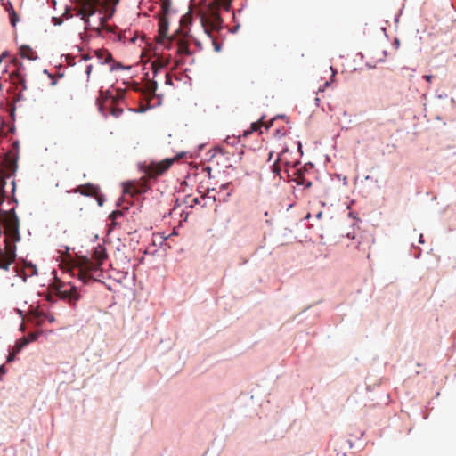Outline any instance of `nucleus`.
<instances>
[{
	"mask_svg": "<svg viewBox=\"0 0 456 456\" xmlns=\"http://www.w3.org/2000/svg\"><path fill=\"white\" fill-rule=\"evenodd\" d=\"M4 224V240L5 253L0 256V268L4 271H9V268L16 259V246L15 243L20 240V222L15 213L14 208L3 212Z\"/></svg>",
	"mask_w": 456,
	"mask_h": 456,
	"instance_id": "1",
	"label": "nucleus"
},
{
	"mask_svg": "<svg viewBox=\"0 0 456 456\" xmlns=\"http://www.w3.org/2000/svg\"><path fill=\"white\" fill-rule=\"evenodd\" d=\"M106 257L105 248L98 246L93 253L92 259L86 256L78 257L73 272H77L76 275L84 283H88L90 281H97L102 276V265Z\"/></svg>",
	"mask_w": 456,
	"mask_h": 456,
	"instance_id": "2",
	"label": "nucleus"
},
{
	"mask_svg": "<svg viewBox=\"0 0 456 456\" xmlns=\"http://www.w3.org/2000/svg\"><path fill=\"white\" fill-rule=\"evenodd\" d=\"M17 159L7 155L2 164V167L0 169V204H2L6 197L7 191L5 187L7 186V181L11 179L17 171Z\"/></svg>",
	"mask_w": 456,
	"mask_h": 456,
	"instance_id": "3",
	"label": "nucleus"
},
{
	"mask_svg": "<svg viewBox=\"0 0 456 456\" xmlns=\"http://www.w3.org/2000/svg\"><path fill=\"white\" fill-rule=\"evenodd\" d=\"M100 4L99 0H76L77 15L85 23L86 28L90 27V17L95 14Z\"/></svg>",
	"mask_w": 456,
	"mask_h": 456,
	"instance_id": "4",
	"label": "nucleus"
},
{
	"mask_svg": "<svg viewBox=\"0 0 456 456\" xmlns=\"http://www.w3.org/2000/svg\"><path fill=\"white\" fill-rule=\"evenodd\" d=\"M174 161L175 159L167 158L159 162L143 164L141 166V170L147 175L148 178H156L157 176L163 175L167 170H168Z\"/></svg>",
	"mask_w": 456,
	"mask_h": 456,
	"instance_id": "5",
	"label": "nucleus"
},
{
	"mask_svg": "<svg viewBox=\"0 0 456 456\" xmlns=\"http://www.w3.org/2000/svg\"><path fill=\"white\" fill-rule=\"evenodd\" d=\"M200 23L204 28L205 33L211 37V32L221 28L222 19L219 13L212 12L208 15H202L200 17Z\"/></svg>",
	"mask_w": 456,
	"mask_h": 456,
	"instance_id": "6",
	"label": "nucleus"
},
{
	"mask_svg": "<svg viewBox=\"0 0 456 456\" xmlns=\"http://www.w3.org/2000/svg\"><path fill=\"white\" fill-rule=\"evenodd\" d=\"M151 178H148L144 174L139 181L127 183L124 187V192L129 193L132 196L146 192L149 189L148 181Z\"/></svg>",
	"mask_w": 456,
	"mask_h": 456,
	"instance_id": "7",
	"label": "nucleus"
},
{
	"mask_svg": "<svg viewBox=\"0 0 456 456\" xmlns=\"http://www.w3.org/2000/svg\"><path fill=\"white\" fill-rule=\"evenodd\" d=\"M56 294L61 299L68 300L71 305H75L80 297L75 287H70L69 289L58 288L56 289Z\"/></svg>",
	"mask_w": 456,
	"mask_h": 456,
	"instance_id": "8",
	"label": "nucleus"
},
{
	"mask_svg": "<svg viewBox=\"0 0 456 456\" xmlns=\"http://www.w3.org/2000/svg\"><path fill=\"white\" fill-rule=\"evenodd\" d=\"M15 272L18 276L22 278L23 281H26L28 277H32L37 274V268L35 265L26 262L22 270H20V268L16 266Z\"/></svg>",
	"mask_w": 456,
	"mask_h": 456,
	"instance_id": "9",
	"label": "nucleus"
},
{
	"mask_svg": "<svg viewBox=\"0 0 456 456\" xmlns=\"http://www.w3.org/2000/svg\"><path fill=\"white\" fill-rule=\"evenodd\" d=\"M169 22L167 17V14H162L159 19V36L158 42L162 43L164 40L167 39V32H168Z\"/></svg>",
	"mask_w": 456,
	"mask_h": 456,
	"instance_id": "10",
	"label": "nucleus"
},
{
	"mask_svg": "<svg viewBox=\"0 0 456 456\" xmlns=\"http://www.w3.org/2000/svg\"><path fill=\"white\" fill-rule=\"evenodd\" d=\"M99 187L92 183L79 185L75 189V192L85 196H95L98 194Z\"/></svg>",
	"mask_w": 456,
	"mask_h": 456,
	"instance_id": "11",
	"label": "nucleus"
},
{
	"mask_svg": "<svg viewBox=\"0 0 456 456\" xmlns=\"http://www.w3.org/2000/svg\"><path fill=\"white\" fill-rule=\"evenodd\" d=\"M95 56L102 61L101 63H110L113 61L112 54L105 49H99L94 51Z\"/></svg>",
	"mask_w": 456,
	"mask_h": 456,
	"instance_id": "12",
	"label": "nucleus"
},
{
	"mask_svg": "<svg viewBox=\"0 0 456 456\" xmlns=\"http://www.w3.org/2000/svg\"><path fill=\"white\" fill-rule=\"evenodd\" d=\"M119 3V0H103V8L105 9L106 16L111 18L115 13V7Z\"/></svg>",
	"mask_w": 456,
	"mask_h": 456,
	"instance_id": "13",
	"label": "nucleus"
},
{
	"mask_svg": "<svg viewBox=\"0 0 456 456\" xmlns=\"http://www.w3.org/2000/svg\"><path fill=\"white\" fill-rule=\"evenodd\" d=\"M20 54L22 58H28L29 60H36L37 53L33 51V49L28 45H21L20 47Z\"/></svg>",
	"mask_w": 456,
	"mask_h": 456,
	"instance_id": "14",
	"label": "nucleus"
},
{
	"mask_svg": "<svg viewBox=\"0 0 456 456\" xmlns=\"http://www.w3.org/2000/svg\"><path fill=\"white\" fill-rule=\"evenodd\" d=\"M177 53L180 54H187L189 55L191 53L189 49V44L184 39H179L177 41Z\"/></svg>",
	"mask_w": 456,
	"mask_h": 456,
	"instance_id": "15",
	"label": "nucleus"
},
{
	"mask_svg": "<svg viewBox=\"0 0 456 456\" xmlns=\"http://www.w3.org/2000/svg\"><path fill=\"white\" fill-rule=\"evenodd\" d=\"M28 344L29 340L28 338L23 337L18 339L12 347V349L14 350V354H19Z\"/></svg>",
	"mask_w": 456,
	"mask_h": 456,
	"instance_id": "16",
	"label": "nucleus"
},
{
	"mask_svg": "<svg viewBox=\"0 0 456 456\" xmlns=\"http://www.w3.org/2000/svg\"><path fill=\"white\" fill-rule=\"evenodd\" d=\"M8 5H10L11 14H10V21L12 26H15L17 21L19 20L18 15L15 12L13 6L11 2H8Z\"/></svg>",
	"mask_w": 456,
	"mask_h": 456,
	"instance_id": "17",
	"label": "nucleus"
},
{
	"mask_svg": "<svg viewBox=\"0 0 456 456\" xmlns=\"http://www.w3.org/2000/svg\"><path fill=\"white\" fill-rule=\"evenodd\" d=\"M158 88V85L155 81H148L146 90L149 94H154Z\"/></svg>",
	"mask_w": 456,
	"mask_h": 456,
	"instance_id": "18",
	"label": "nucleus"
},
{
	"mask_svg": "<svg viewBox=\"0 0 456 456\" xmlns=\"http://www.w3.org/2000/svg\"><path fill=\"white\" fill-rule=\"evenodd\" d=\"M107 19H109V18H108V16H107V17H102V18L100 19V22H99V23H100L101 28H102V29H106L107 31L111 32V31H112V28H111L110 26H108V25H106V24H105V22H106Z\"/></svg>",
	"mask_w": 456,
	"mask_h": 456,
	"instance_id": "19",
	"label": "nucleus"
},
{
	"mask_svg": "<svg viewBox=\"0 0 456 456\" xmlns=\"http://www.w3.org/2000/svg\"><path fill=\"white\" fill-rule=\"evenodd\" d=\"M191 16L190 13L184 15L182 19H181V24L184 27H186L187 25L191 24Z\"/></svg>",
	"mask_w": 456,
	"mask_h": 456,
	"instance_id": "20",
	"label": "nucleus"
},
{
	"mask_svg": "<svg viewBox=\"0 0 456 456\" xmlns=\"http://www.w3.org/2000/svg\"><path fill=\"white\" fill-rule=\"evenodd\" d=\"M280 157L276 159V161L273 163V172L276 175H280V172H281V167L279 165V161H280Z\"/></svg>",
	"mask_w": 456,
	"mask_h": 456,
	"instance_id": "21",
	"label": "nucleus"
},
{
	"mask_svg": "<svg viewBox=\"0 0 456 456\" xmlns=\"http://www.w3.org/2000/svg\"><path fill=\"white\" fill-rule=\"evenodd\" d=\"M286 133H287V130L285 127L278 128L275 130L274 135L277 138H281L286 134Z\"/></svg>",
	"mask_w": 456,
	"mask_h": 456,
	"instance_id": "22",
	"label": "nucleus"
},
{
	"mask_svg": "<svg viewBox=\"0 0 456 456\" xmlns=\"http://www.w3.org/2000/svg\"><path fill=\"white\" fill-rule=\"evenodd\" d=\"M262 125H263L262 122L252 123L251 127H250V133L254 132V131H257L261 127Z\"/></svg>",
	"mask_w": 456,
	"mask_h": 456,
	"instance_id": "23",
	"label": "nucleus"
},
{
	"mask_svg": "<svg viewBox=\"0 0 456 456\" xmlns=\"http://www.w3.org/2000/svg\"><path fill=\"white\" fill-rule=\"evenodd\" d=\"M29 340V343L30 342H33V341H36L38 338V333L37 332H31L28 334V336L27 337Z\"/></svg>",
	"mask_w": 456,
	"mask_h": 456,
	"instance_id": "24",
	"label": "nucleus"
},
{
	"mask_svg": "<svg viewBox=\"0 0 456 456\" xmlns=\"http://www.w3.org/2000/svg\"><path fill=\"white\" fill-rule=\"evenodd\" d=\"M17 354H14V350H13V349H12V350L10 351V353H9V355L7 356V362H12V361H14V359H15V357H16V355H17Z\"/></svg>",
	"mask_w": 456,
	"mask_h": 456,
	"instance_id": "25",
	"label": "nucleus"
},
{
	"mask_svg": "<svg viewBox=\"0 0 456 456\" xmlns=\"http://www.w3.org/2000/svg\"><path fill=\"white\" fill-rule=\"evenodd\" d=\"M151 68L153 72L156 74L159 68H161V64H159L157 61H153L151 64Z\"/></svg>",
	"mask_w": 456,
	"mask_h": 456,
	"instance_id": "26",
	"label": "nucleus"
},
{
	"mask_svg": "<svg viewBox=\"0 0 456 456\" xmlns=\"http://www.w3.org/2000/svg\"><path fill=\"white\" fill-rule=\"evenodd\" d=\"M122 109H112L111 110L112 115H114L117 118L119 117L122 114Z\"/></svg>",
	"mask_w": 456,
	"mask_h": 456,
	"instance_id": "27",
	"label": "nucleus"
},
{
	"mask_svg": "<svg viewBox=\"0 0 456 456\" xmlns=\"http://www.w3.org/2000/svg\"><path fill=\"white\" fill-rule=\"evenodd\" d=\"M92 69H93V66L91 64L86 66V76H87V79H89V77L91 76Z\"/></svg>",
	"mask_w": 456,
	"mask_h": 456,
	"instance_id": "28",
	"label": "nucleus"
},
{
	"mask_svg": "<svg viewBox=\"0 0 456 456\" xmlns=\"http://www.w3.org/2000/svg\"><path fill=\"white\" fill-rule=\"evenodd\" d=\"M166 84L169 85V86L173 85L172 77H171V75L169 73L166 74Z\"/></svg>",
	"mask_w": 456,
	"mask_h": 456,
	"instance_id": "29",
	"label": "nucleus"
},
{
	"mask_svg": "<svg viewBox=\"0 0 456 456\" xmlns=\"http://www.w3.org/2000/svg\"><path fill=\"white\" fill-rule=\"evenodd\" d=\"M423 78H424L427 82L430 83V82L432 81L433 76H432V75H425V76H423Z\"/></svg>",
	"mask_w": 456,
	"mask_h": 456,
	"instance_id": "30",
	"label": "nucleus"
},
{
	"mask_svg": "<svg viewBox=\"0 0 456 456\" xmlns=\"http://www.w3.org/2000/svg\"><path fill=\"white\" fill-rule=\"evenodd\" d=\"M53 20L54 25H61L62 22V20L61 19H58L55 17L53 18Z\"/></svg>",
	"mask_w": 456,
	"mask_h": 456,
	"instance_id": "31",
	"label": "nucleus"
},
{
	"mask_svg": "<svg viewBox=\"0 0 456 456\" xmlns=\"http://www.w3.org/2000/svg\"><path fill=\"white\" fill-rule=\"evenodd\" d=\"M11 186H12V188H11V191H12V193H14L15 186H16V184H15V181H14V180H12V181H11Z\"/></svg>",
	"mask_w": 456,
	"mask_h": 456,
	"instance_id": "32",
	"label": "nucleus"
},
{
	"mask_svg": "<svg viewBox=\"0 0 456 456\" xmlns=\"http://www.w3.org/2000/svg\"><path fill=\"white\" fill-rule=\"evenodd\" d=\"M12 76H16V77L19 78L20 83V84H22V85L24 84V82H25V81H24V78H23V77H20V75H19L18 73H16V74H12Z\"/></svg>",
	"mask_w": 456,
	"mask_h": 456,
	"instance_id": "33",
	"label": "nucleus"
},
{
	"mask_svg": "<svg viewBox=\"0 0 456 456\" xmlns=\"http://www.w3.org/2000/svg\"><path fill=\"white\" fill-rule=\"evenodd\" d=\"M44 317L48 319L50 322H53L54 321V318L53 316H47L46 314H44Z\"/></svg>",
	"mask_w": 456,
	"mask_h": 456,
	"instance_id": "34",
	"label": "nucleus"
},
{
	"mask_svg": "<svg viewBox=\"0 0 456 456\" xmlns=\"http://www.w3.org/2000/svg\"><path fill=\"white\" fill-rule=\"evenodd\" d=\"M213 44H214V46H215V50L216 51H219V49H220L219 45H217L215 41H213Z\"/></svg>",
	"mask_w": 456,
	"mask_h": 456,
	"instance_id": "35",
	"label": "nucleus"
},
{
	"mask_svg": "<svg viewBox=\"0 0 456 456\" xmlns=\"http://www.w3.org/2000/svg\"><path fill=\"white\" fill-rule=\"evenodd\" d=\"M6 11L8 12L9 15L11 14L10 5H8V3L6 4L5 7Z\"/></svg>",
	"mask_w": 456,
	"mask_h": 456,
	"instance_id": "36",
	"label": "nucleus"
},
{
	"mask_svg": "<svg viewBox=\"0 0 456 456\" xmlns=\"http://www.w3.org/2000/svg\"><path fill=\"white\" fill-rule=\"evenodd\" d=\"M275 118L272 119L268 125H266V128L268 129L273 123Z\"/></svg>",
	"mask_w": 456,
	"mask_h": 456,
	"instance_id": "37",
	"label": "nucleus"
},
{
	"mask_svg": "<svg viewBox=\"0 0 456 456\" xmlns=\"http://www.w3.org/2000/svg\"><path fill=\"white\" fill-rule=\"evenodd\" d=\"M330 69L332 71V77H335V74L337 73V71L335 69H333L332 67H330Z\"/></svg>",
	"mask_w": 456,
	"mask_h": 456,
	"instance_id": "38",
	"label": "nucleus"
},
{
	"mask_svg": "<svg viewBox=\"0 0 456 456\" xmlns=\"http://www.w3.org/2000/svg\"><path fill=\"white\" fill-rule=\"evenodd\" d=\"M83 59H84L85 61H87V60H89V59H90V56H89V55H83Z\"/></svg>",
	"mask_w": 456,
	"mask_h": 456,
	"instance_id": "39",
	"label": "nucleus"
},
{
	"mask_svg": "<svg viewBox=\"0 0 456 456\" xmlns=\"http://www.w3.org/2000/svg\"><path fill=\"white\" fill-rule=\"evenodd\" d=\"M5 56H6V53H2V55L0 56V62L2 61V59H3L4 57H5Z\"/></svg>",
	"mask_w": 456,
	"mask_h": 456,
	"instance_id": "40",
	"label": "nucleus"
},
{
	"mask_svg": "<svg viewBox=\"0 0 456 456\" xmlns=\"http://www.w3.org/2000/svg\"><path fill=\"white\" fill-rule=\"evenodd\" d=\"M116 65H117V68H118V69H122L123 68V66L120 63H117Z\"/></svg>",
	"mask_w": 456,
	"mask_h": 456,
	"instance_id": "41",
	"label": "nucleus"
},
{
	"mask_svg": "<svg viewBox=\"0 0 456 456\" xmlns=\"http://www.w3.org/2000/svg\"><path fill=\"white\" fill-rule=\"evenodd\" d=\"M193 202H194L195 204H198V203H199V200H198V198H195V199L193 200Z\"/></svg>",
	"mask_w": 456,
	"mask_h": 456,
	"instance_id": "42",
	"label": "nucleus"
},
{
	"mask_svg": "<svg viewBox=\"0 0 456 456\" xmlns=\"http://www.w3.org/2000/svg\"><path fill=\"white\" fill-rule=\"evenodd\" d=\"M311 185H312V183H311V182H308V183L305 184V186H306V187H310Z\"/></svg>",
	"mask_w": 456,
	"mask_h": 456,
	"instance_id": "43",
	"label": "nucleus"
},
{
	"mask_svg": "<svg viewBox=\"0 0 456 456\" xmlns=\"http://www.w3.org/2000/svg\"><path fill=\"white\" fill-rule=\"evenodd\" d=\"M273 158V152H270L269 154V159H271Z\"/></svg>",
	"mask_w": 456,
	"mask_h": 456,
	"instance_id": "44",
	"label": "nucleus"
}]
</instances>
